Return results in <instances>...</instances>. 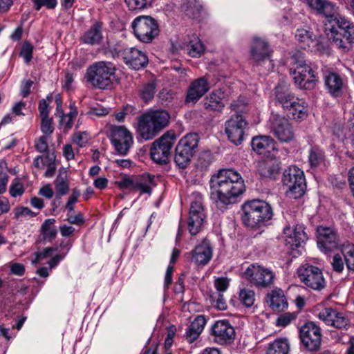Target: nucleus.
Segmentation results:
<instances>
[{"label": "nucleus", "mask_w": 354, "mask_h": 354, "mask_svg": "<svg viewBox=\"0 0 354 354\" xmlns=\"http://www.w3.org/2000/svg\"><path fill=\"white\" fill-rule=\"evenodd\" d=\"M136 180L131 178L124 177L121 180L117 182L118 186L120 189H133V185Z\"/></svg>", "instance_id": "58"}, {"label": "nucleus", "mask_w": 354, "mask_h": 354, "mask_svg": "<svg viewBox=\"0 0 354 354\" xmlns=\"http://www.w3.org/2000/svg\"><path fill=\"white\" fill-rule=\"evenodd\" d=\"M298 277L307 287L322 290L326 286V281L322 270L315 266L306 264L298 269Z\"/></svg>", "instance_id": "12"}, {"label": "nucleus", "mask_w": 354, "mask_h": 354, "mask_svg": "<svg viewBox=\"0 0 354 354\" xmlns=\"http://www.w3.org/2000/svg\"><path fill=\"white\" fill-rule=\"evenodd\" d=\"M318 317L326 325L339 330H348L351 321L346 313L332 307L324 308L319 313Z\"/></svg>", "instance_id": "14"}, {"label": "nucleus", "mask_w": 354, "mask_h": 354, "mask_svg": "<svg viewBox=\"0 0 354 354\" xmlns=\"http://www.w3.org/2000/svg\"><path fill=\"white\" fill-rule=\"evenodd\" d=\"M317 245L325 253L337 248L339 240L336 232L330 227L320 226L317 228Z\"/></svg>", "instance_id": "20"}, {"label": "nucleus", "mask_w": 354, "mask_h": 354, "mask_svg": "<svg viewBox=\"0 0 354 354\" xmlns=\"http://www.w3.org/2000/svg\"><path fill=\"white\" fill-rule=\"evenodd\" d=\"M57 247H48L44 249L41 252H37L39 253V257H41V259H46L52 256L53 252H56L57 250Z\"/></svg>", "instance_id": "63"}, {"label": "nucleus", "mask_w": 354, "mask_h": 354, "mask_svg": "<svg viewBox=\"0 0 354 354\" xmlns=\"http://www.w3.org/2000/svg\"><path fill=\"white\" fill-rule=\"evenodd\" d=\"M214 286L218 292H224L229 286L228 279L225 277L217 278L214 280Z\"/></svg>", "instance_id": "56"}, {"label": "nucleus", "mask_w": 354, "mask_h": 354, "mask_svg": "<svg viewBox=\"0 0 354 354\" xmlns=\"http://www.w3.org/2000/svg\"><path fill=\"white\" fill-rule=\"evenodd\" d=\"M80 195V192L77 189H73L72 194L69 196L68 202L66 205V208L69 211H73L74 204L77 201V198Z\"/></svg>", "instance_id": "54"}, {"label": "nucleus", "mask_w": 354, "mask_h": 354, "mask_svg": "<svg viewBox=\"0 0 354 354\" xmlns=\"http://www.w3.org/2000/svg\"><path fill=\"white\" fill-rule=\"evenodd\" d=\"M55 220L54 218L46 219L41 226V239L51 242L57 236V231L54 227Z\"/></svg>", "instance_id": "37"}, {"label": "nucleus", "mask_w": 354, "mask_h": 354, "mask_svg": "<svg viewBox=\"0 0 354 354\" xmlns=\"http://www.w3.org/2000/svg\"><path fill=\"white\" fill-rule=\"evenodd\" d=\"M270 131L281 142H290L295 138L292 124L288 119L279 115L270 118Z\"/></svg>", "instance_id": "17"}, {"label": "nucleus", "mask_w": 354, "mask_h": 354, "mask_svg": "<svg viewBox=\"0 0 354 354\" xmlns=\"http://www.w3.org/2000/svg\"><path fill=\"white\" fill-rule=\"evenodd\" d=\"M205 217L202 204L197 201L192 202L187 222L188 230L191 235H196L201 231Z\"/></svg>", "instance_id": "21"}, {"label": "nucleus", "mask_w": 354, "mask_h": 354, "mask_svg": "<svg viewBox=\"0 0 354 354\" xmlns=\"http://www.w3.org/2000/svg\"><path fill=\"white\" fill-rule=\"evenodd\" d=\"M67 221L71 224L76 225H81L84 222L83 215L81 213H78L76 215L68 214Z\"/></svg>", "instance_id": "60"}, {"label": "nucleus", "mask_w": 354, "mask_h": 354, "mask_svg": "<svg viewBox=\"0 0 354 354\" xmlns=\"http://www.w3.org/2000/svg\"><path fill=\"white\" fill-rule=\"evenodd\" d=\"M35 9L39 10L42 6L48 9H54L57 5V0H32Z\"/></svg>", "instance_id": "51"}, {"label": "nucleus", "mask_w": 354, "mask_h": 354, "mask_svg": "<svg viewBox=\"0 0 354 354\" xmlns=\"http://www.w3.org/2000/svg\"><path fill=\"white\" fill-rule=\"evenodd\" d=\"M186 50L192 57H200L205 52V46L196 35H192L186 44Z\"/></svg>", "instance_id": "35"}, {"label": "nucleus", "mask_w": 354, "mask_h": 354, "mask_svg": "<svg viewBox=\"0 0 354 354\" xmlns=\"http://www.w3.org/2000/svg\"><path fill=\"white\" fill-rule=\"evenodd\" d=\"M243 224L250 227H260L268 221L272 216V209L270 204L264 201L252 200L245 202L242 205Z\"/></svg>", "instance_id": "4"}, {"label": "nucleus", "mask_w": 354, "mask_h": 354, "mask_svg": "<svg viewBox=\"0 0 354 354\" xmlns=\"http://www.w3.org/2000/svg\"><path fill=\"white\" fill-rule=\"evenodd\" d=\"M170 115L164 110L148 111L138 118V131L145 140H151L169 123Z\"/></svg>", "instance_id": "3"}, {"label": "nucleus", "mask_w": 354, "mask_h": 354, "mask_svg": "<svg viewBox=\"0 0 354 354\" xmlns=\"http://www.w3.org/2000/svg\"><path fill=\"white\" fill-rule=\"evenodd\" d=\"M250 53L252 60L257 64H260L262 61L270 57L271 51L265 39L255 37L253 38Z\"/></svg>", "instance_id": "25"}, {"label": "nucleus", "mask_w": 354, "mask_h": 354, "mask_svg": "<svg viewBox=\"0 0 354 354\" xmlns=\"http://www.w3.org/2000/svg\"><path fill=\"white\" fill-rule=\"evenodd\" d=\"M324 80L327 91L333 97H338L342 95L344 82L339 74L326 71L324 74Z\"/></svg>", "instance_id": "23"}, {"label": "nucleus", "mask_w": 354, "mask_h": 354, "mask_svg": "<svg viewBox=\"0 0 354 354\" xmlns=\"http://www.w3.org/2000/svg\"><path fill=\"white\" fill-rule=\"evenodd\" d=\"M47 138L46 136H41L35 142V148L37 151L40 153H44L48 151V146L47 143Z\"/></svg>", "instance_id": "55"}, {"label": "nucleus", "mask_w": 354, "mask_h": 354, "mask_svg": "<svg viewBox=\"0 0 354 354\" xmlns=\"http://www.w3.org/2000/svg\"><path fill=\"white\" fill-rule=\"evenodd\" d=\"M245 104L239 102H233L230 108L236 113L232 115L225 123V131L229 140L235 145H239L244 139L245 130L248 127V122L239 113L244 111Z\"/></svg>", "instance_id": "6"}, {"label": "nucleus", "mask_w": 354, "mask_h": 354, "mask_svg": "<svg viewBox=\"0 0 354 354\" xmlns=\"http://www.w3.org/2000/svg\"><path fill=\"white\" fill-rule=\"evenodd\" d=\"M111 140L117 153L125 156L133 145V136L124 126H113L111 129Z\"/></svg>", "instance_id": "16"}, {"label": "nucleus", "mask_w": 354, "mask_h": 354, "mask_svg": "<svg viewBox=\"0 0 354 354\" xmlns=\"http://www.w3.org/2000/svg\"><path fill=\"white\" fill-rule=\"evenodd\" d=\"M56 195L60 198L66 195L69 190L68 183V174L65 169H60L59 174L55 181Z\"/></svg>", "instance_id": "36"}, {"label": "nucleus", "mask_w": 354, "mask_h": 354, "mask_svg": "<svg viewBox=\"0 0 354 354\" xmlns=\"http://www.w3.org/2000/svg\"><path fill=\"white\" fill-rule=\"evenodd\" d=\"M343 254L347 268L354 271V245H348L343 248Z\"/></svg>", "instance_id": "44"}, {"label": "nucleus", "mask_w": 354, "mask_h": 354, "mask_svg": "<svg viewBox=\"0 0 354 354\" xmlns=\"http://www.w3.org/2000/svg\"><path fill=\"white\" fill-rule=\"evenodd\" d=\"M192 261L197 266H205L210 261L212 257V248L207 239L197 245L191 252Z\"/></svg>", "instance_id": "22"}, {"label": "nucleus", "mask_w": 354, "mask_h": 354, "mask_svg": "<svg viewBox=\"0 0 354 354\" xmlns=\"http://www.w3.org/2000/svg\"><path fill=\"white\" fill-rule=\"evenodd\" d=\"M156 84L153 82H149L142 87L140 91V96L145 102H149L154 97Z\"/></svg>", "instance_id": "43"}, {"label": "nucleus", "mask_w": 354, "mask_h": 354, "mask_svg": "<svg viewBox=\"0 0 354 354\" xmlns=\"http://www.w3.org/2000/svg\"><path fill=\"white\" fill-rule=\"evenodd\" d=\"M284 234L288 238L286 241L292 246L299 247L307 240V235L302 225H296L291 229L287 227L284 229Z\"/></svg>", "instance_id": "28"}, {"label": "nucleus", "mask_w": 354, "mask_h": 354, "mask_svg": "<svg viewBox=\"0 0 354 354\" xmlns=\"http://www.w3.org/2000/svg\"><path fill=\"white\" fill-rule=\"evenodd\" d=\"M296 318L295 313H284L281 315L277 319V325L278 326L285 327L288 326L292 320Z\"/></svg>", "instance_id": "50"}, {"label": "nucleus", "mask_w": 354, "mask_h": 354, "mask_svg": "<svg viewBox=\"0 0 354 354\" xmlns=\"http://www.w3.org/2000/svg\"><path fill=\"white\" fill-rule=\"evenodd\" d=\"M294 119H303L308 115V104L303 99L295 97L286 109Z\"/></svg>", "instance_id": "32"}, {"label": "nucleus", "mask_w": 354, "mask_h": 354, "mask_svg": "<svg viewBox=\"0 0 354 354\" xmlns=\"http://www.w3.org/2000/svg\"><path fill=\"white\" fill-rule=\"evenodd\" d=\"M275 141L268 136H259L252 138L251 145L252 149L259 154L270 153L275 149Z\"/></svg>", "instance_id": "27"}, {"label": "nucleus", "mask_w": 354, "mask_h": 354, "mask_svg": "<svg viewBox=\"0 0 354 354\" xmlns=\"http://www.w3.org/2000/svg\"><path fill=\"white\" fill-rule=\"evenodd\" d=\"M210 198L219 208L236 202L245 190L241 174L232 169H219L209 180Z\"/></svg>", "instance_id": "2"}, {"label": "nucleus", "mask_w": 354, "mask_h": 354, "mask_svg": "<svg viewBox=\"0 0 354 354\" xmlns=\"http://www.w3.org/2000/svg\"><path fill=\"white\" fill-rule=\"evenodd\" d=\"M209 89L208 80L205 77H201L193 81L188 89L186 102H196Z\"/></svg>", "instance_id": "24"}, {"label": "nucleus", "mask_w": 354, "mask_h": 354, "mask_svg": "<svg viewBox=\"0 0 354 354\" xmlns=\"http://www.w3.org/2000/svg\"><path fill=\"white\" fill-rule=\"evenodd\" d=\"M282 182L287 187L286 194L290 198H298L303 196L306 189L304 172L297 167H290L283 171Z\"/></svg>", "instance_id": "11"}, {"label": "nucleus", "mask_w": 354, "mask_h": 354, "mask_svg": "<svg viewBox=\"0 0 354 354\" xmlns=\"http://www.w3.org/2000/svg\"><path fill=\"white\" fill-rule=\"evenodd\" d=\"M41 131L44 136H49L54 131L53 121L48 117L41 118Z\"/></svg>", "instance_id": "48"}, {"label": "nucleus", "mask_w": 354, "mask_h": 354, "mask_svg": "<svg viewBox=\"0 0 354 354\" xmlns=\"http://www.w3.org/2000/svg\"><path fill=\"white\" fill-rule=\"evenodd\" d=\"M33 46L29 41H25L21 48L20 55L26 63H29L32 58Z\"/></svg>", "instance_id": "49"}, {"label": "nucleus", "mask_w": 354, "mask_h": 354, "mask_svg": "<svg viewBox=\"0 0 354 354\" xmlns=\"http://www.w3.org/2000/svg\"><path fill=\"white\" fill-rule=\"evenodd\" d=\"M203 10L201 5L197 2H189L185 10L187 16L191 18H198Z\"/></svg>", "instance_id": "47"}, {"label": "nucleus", "mask_w": 354, "mask_h": 354, "mask_svg": "<svg viewBox=\"0 0 354 354\" xmlns=\"http://www.w3.org/2000/svg\"><path fill=\"white\" fill-rule=\"evenodd\" d=\"M90 113L97 116H104L109 113V111L106 108L97 106L92 108L90 111Z\"/></svg>", "instance_id": "64"}, {"label": "nucleus", "mask_w": 354, "mask_h": 354, "mask_svg": "<svg viewBox=\"0 0 354 354\" xmlns=\"http://www.w3.org/2000/svg\"><path fill=\"white\" fill-rule=\"evenodd\" d=\"M199 136L197 133H188L183 136L175 148L174 162L180 169L187 168L198 147Z\"/></svg>", "instance_id": "8"}, {"label": "nucleus", "mask_w": 354, "mask_h": 354, "mask_svg": "<svg viewBox=\"0 0 354 354\" xmlns=\"http://www.w3.org/2000/svg\"><path fill=\"white\" fill-rule=\"evenodd\" d=\"M131 26L136 37L143 43H151L160 33L157 20L151 16L137 17Z\"/></svg>", "instance_id": "9"}, {"label": "nucleus", "mask_w": 354, "mask_h": 354, "mask_svg": "<svg viewBox=\"0 0 354 354\" xmlns=\"http://www.w3.org/2000/svg\"><path fill=\"white\" fill-rule=\"evenodd\" d=\"M129 10H142L150 7L154 0H124Z\"/></svg>", "instance_id": "45"}, {"label": "nucleus", "mask_w": 354, "mask_h": 354, "mask_svg": "<svg viewBox=\"0 0 354 354\" xmlns=\"http://www.w3.org/2000/svg\"><path fill=\"white\" fill-rule=\"evenodd\" d=\"M118 56L122 59L126 65L134 70L145 68L149 62L145 53L133 47L126 48L119 51Z\"/></svg>", "instance_id": "18"}, {"label": "nucleus", "mask_w": 354, "mask_h": 354, "mask_svg": "<svg viewBox=\"0 0 354 354\" xmlns=\"http://www.w3.org/2000/svg\"><path fill=\"white\" fill-rule=\"evenodd\" d=\"M206 324V319L203 315H198L191 323L186 333V337L189 342L195 341L201 332Z\"/></svg>", "instance_id": "31"}, {"label": "nucleus", "mask_w": 354, "mask_h": 354, "mask_svg": "<svg viewBox=\"0 0 354 354\" xmlns=\"http://www.w3.org/2000/svg\"><path fill=\"white\" fill-rule=\"evenodd\" d=\"M154 176L150 174H144L142 178L144 182L136 179L133 190H140L141 194H149L151 193V187L149 185L150 184H154Z\"/></svg>", "instance_id": "39"}, {"label": "nucleus", "mask_w": 354, "mask_h": 354, "mask_svg": "<svg viewBox=\"0 0 354 354\" xmlns=\"http://www.w3.org/2000/svg\"><path fill=\"white\" fill-rule=\"evenodd\" d=\"M333 268L337 272H341L344 269L343 260L339 254H335L333 257L332 262Z\"/></svg>", "instance_id": "59"}, {"label": "nucleus", "mask_w": 354, "mask_h": 354, "mask_svg": "<svg viewBox=\"0 0 354 354\" xmlns=\"http://www.w3.org/2000/svg\"><path fill=\"white\" fill-rule=\"evenodd\" d=\"M308 5L319 14L324 15L330 27L329 40L344 53L351 50L354 45V25L344 18H337L335 5L328 0H306Z\"/></svg>", "instance_id": "1"}, {"label": "nucleus", "mask_w": 354, "mask_h": 354, "mask_svg": "<svg viewBox=\"0 0 354 354\" xmlns=\"http://www.w3.org/2000/svg\"><path fill=\"white\" fill-rule=\"evenodd\" d=\"M247 279L258 288L270 287L274 279V274L270 270L258 265H250L245 272Z\"/></svg>", "instance_id": "15"}, {"label": "nucleus", "mask_w": 354, "mask_h": 354, "mask_svg": "<svg viewBox=\"0 0 354 354\" xmlns=\"http://www.w3.org/2000/svg\"><path fill=\"white\" fill-rule=\"evenodd\" d=\"M175 95L172 90L163 88L159 92L158 97L162 105L168 106L174 100Z\"/></svg>", "instance_id": "46"}, {"label": "nucleus", "mask_w": 354, "mask_h": 354, "mask_svg": "<svg viewBox=\"0 0 354 354\" xmlns=\"http://www.w3.org/2000/svg\"><path fill=\"white\" fill-rule=\"evenodd\" d=\"M324 152L317 147H312L309 151L308 161L311 167H317L324 160Z\"/></svg>", "instance_id": "41"}, {"label": "nucleus", "mask_w": 354, "mask_h": 354, "mask_svg": "<svg viewBox=\"0 0 354 354\" xmlns=\"http://www.w3.org/2000/svg\"><path fill=\"white\" fill-rule=\"evenodd\" d=\"M289 344L286 339H278L270 344L266 354H288Z\"/></svg>", "instance_id": "38"}, {"label": "nucleus", "mask_w": 354, "mask_h": 354, "mask_svg": "<svg viewBox=\"0 0 354 354\" xmlns=\"http://www.w3.org/2000/svg\"><path fill=\"white\" fill-rule=\"evenodd\" d=\"M274 94L277 102L281 104L282 107L286 110L295 97L292 92L281 85H279L275 88Z\"/></svg>", "instance_id": "34"}, {"label": "nucleus", "mask_w": 354, "mask_h": 354, "mask_svg": "<svg viewBox=\"0 0 354 354\" xmlns=\"http://www.w3.org/2000/svg\"><path fill=\"white\" fill-rule=\"evenodd\" d=\"M295 37L300 43L303 44L304 48L310 47L315 41V36L309 30L300 28L297 30Z\"/></svg>", "instance_id": "40"}, {"label": "nucleus", "mask_w": 354, "mask_h": 354, "mask_svg": "<svg viewBox=\"0 0 354 354\" xmlns=\"http://www.w3.org/2000/svg\"><path fill=\"white\" fill-rule=\"evenodd\" d=\"M268 306L274 311L281 312L288 308V301L280 288H275L268 292L266 297Z\"/></svg>", "instance_id": "26"}, {"label": "nucleus", "mask_w": 354, "mask_h": 354, "mask_svg": "<svg viewBox=\"0 0 354 354\" xmlns=\"http://www.w3.org/2000/svg\"><path fill=\"white\" fill-rule=\"evenodd\" d=\"M257 171L263 178H274L279 174V166L274 160H263L258 163Z\"/></svg>", "instance_id": "33"}, {"label": "nucleus", "mask_w": 354, "mask_h": 354, "mask_svg": "<svg viewBox=\"0 0 354 354\" xmlns=\"http://www.w3.org/2000/svg\"><path fill=\"white\" fill-rule=\"evenodd\" d=\"M292 67L290 73L295 83L300 88L305 90L313 89L317 81L316 75L313 69L306 63L304 55L300 52L295 53L291 57Z\"/></svg>", "instance_id": "5"}, {"label": "nucleus", "mask_w": 354, "mask_h": 354, "mask_svg": "<svg viewBox=\"0 0 354 354\" xmlns=\"http://www.w3.org/2000/svg\"><path fill=\"white\" fill-rule=\"evenodd\" d=\"M212 162V156L209 152L202 153L198 159V165L202 169L207 168Z\"/></svg>", "instance_id": "52"}, {"label": "nucleus", "mask_w": 354, "mask_h": 354, "mask_svg": "<svg viewBox=\"0 0 354 354\" xmlns=\"http://www.w3.org/2000/svg\"><path fill=\"white\" fill-rule=\"evenodd\" d=\"M176 139L175 133L172 131H168L155 140L150 149L152 160L159 165L167 164Z\"/></svg>", "instance_id": "10"}, {"label": "nucleus", "mask_w": 354, "mask_h": 354, "mask_svg": "<svg viewBox=\"0 0 354 354\" xmlns=\"http://www.w3.org/2000/svg\"><path fill=\"white\" fill-rule=\"evenodd\" d=\"M239 300L246 307H251L255 300V293L252 290L243 288L239 292Z\"/></svg>", "instance_id": "42"}, {"label": "nucleus", "mask_w": 354, "mask_h": 354, "mask_svg": "<svg viewBox=\"0 0 354 354\" xmlns=\"http://www.w3.org/2000/svg\"><path fill=\"white\" fill-rule=\"evenodd\" d=\"M214 340L219 344H227L235 338V330L227 320H218L212 327Z\"/></svg>", "instance_id": "19"}, {"label": "nucleus", "mask_w": 354, "mask_h": 354, "mask_svg": "<svg viewBox=\"0 0 354 354\" xmlns=\"http://www.w3.org/2000/svg\"><path fill=\"white\" fill-rule=\"evenodd\" d=\"M48 104L45 100H41L39 104V111L41 118H46L49 116Z\"/></svg>", "instance_id": "62"}, {"label": "nucleus", "mask_w": 354, "mask_h": 354, "mask_svg": "<svg viewBox=\"0 0 354 354\" xmlns=\"http://www.w3.org/2000/svg\"><path fill=\"white\" fill-rule=\"evenodd\" d=\"M223 95L221 90L213 91L203 100L204 109L207 111H221L225 106L222 101Z\"/></svg>", "instance_id": "29"}, {"label": "nucleus", "mask_w": 354, "mask_h": 354, "mask_svg": "<svg viewBox=\"0 0 354 354\" xmlns=\"http://www.w3.org/2000/svg\"><path fill=\"white\" fill-rule=\"evenodd\" d=\"M102 28V24L99 21H95L82 37V41L90 45L100 44L103 37Z\"/></svg>", "instance_id": "30"}, {"label": "nucleus", "mask_w": 354, "mask_h": 354, "mask_svg": "<svg viewBox=\"0 0 354 354\" xmlns=\"http://www.w3.org/2000/svg\"><path fill=\"white\" fill-rule=\"evenodd\" d=\"M24 192L23 185L20 183H14L10 188V194L13 197H17L23 194Z\"/></svg>", "instance_id": "57"}, {"label": "nucleus", "mask_w": 354, "mask_h": 354, "mask_svg": "<svg viewBox=\"0 0 354 354\" xmlns=\"http://www.w3.org/2000/svg\"><path fill=\"white\" fill-rule=\"evenodd\" d=\"M299 337L304 346L309 351H317L322 344L321 328L313 322L302 326L299 330Z\"/></svg>", "instance_id": "13"}, {"label": "nucleus", "mask_w": 354, "mask_h": 354, "mask_svg": "<svg viewBox=\"0 0 354 354\" xmlns=\"http://www.w3.org/2000/svg\"><path fill=\"white\" fill-rule=\"evenodd\" d=\"M73 140L80 147H83L87 144L88 137L86 132H78L73 136Z\"/></svg>", "instance_id": "53"}, {"label": "nucleus", "mask_w": 354, "mask_h": 354, "mask_svg": "<svg viewBox=\"0 0 354 354\" xmlns=\"http://www.w3.org/2000/svg\"><path fill=\"white\" fill-rule=\"evenodd\" d=\"M115 73V68L113 64L97 62L87 68L86 78L92 86L104 89L112 84Z\"/></svg>", "instance_id": "7"}, {"label": "nucleus", "mask_w": 354, "mask_h": 354, "mask_svg": "<svg viewBox=\"0 0 354 354\" xmlns=\"http://www.w3.org/2000/svg\"><path fill=\"white\" fill-rule=\"evenodd\" d=\"M10 271L17 276H22L25 272V267L21 263H15L10 266Z\"/></svg>", "instance_id": "61"}]
</instances>
